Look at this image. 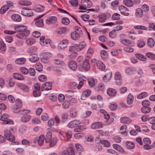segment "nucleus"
<instances>
[{
  "label": "nucleus",
  "instance_id": "nucleus-1",
  "mask_svg": "<svg viewBox=\"0 0 155 155\" xmlns=\"http://www.w3.org/2000/svg\"><path fill=\"white\" fill-rule=\"evenodd\" d=\"M22 102L21 100L17 99L16 100L15 104L12 107L13 111L15 113L20 112V108L22 106Z\"/></svg>",
  "mask_w": 155,
  "mask_h": 155
},
{
  "label": "nucleus",
  "instance_id": "nucleus-2",
  "mask_svg": "<svg viewBox=\"0 0 155 155\" xmlns=\"http://www.w3.org/2000/svg\"><path fill=\"white\" fill-rule=\"evenodd\" d=\"M1 120L3 121V124H12L14 122L13 120L9 119V116L7 114H4L2 116Z\"/></svg>",
  "mask_w": 155,
  "mask_h": 155
},
{
  "label": "nucleus",
  "instance_id": "nucleus-3",
  "mask_svg": "<svg viewBox=\"0 0 155 155\" xmlns=\"http://www.w3.org/2000/svg\"><path fill=\"white\" fill-rule=\"evenodd\" d=\"M5 137L8 141H14L15 140V137L11 133L9 130H6L5 131Z\"/></svg>",
  "mask_w": 155,
  "mask_h": 155
},
{
  "label": "nucleus",
  "instance_id": "nucleus-4",
  "mask_svg": "<svg viewBox=\"0 0 155 155\" xmlns=\"http://www.w3.org/2000/svg\"><path fill=\"white\" fill-rule=\"evenodd\" d=\"M52 83L50 82H46L43 84L41 87V91H48L51 89Z\"/></svg>",
  "mask_w": 155,
  "mask_h": 155
},
{
  "label": "nucleus",
  "instance_id": "nucleus-5",
  "mask_svg": "<svg viewBox=\"0 0 155 155\" xmlns=\"http://www.w3.org/2000/svg\"><path fill=\"white\" fill-rule=\"evenodd\" d=\"M21 14L25 16L31 17L33 15L31 9L27 8H23L21 11Z\"/></svg>",
  "mask_w": 155,
  "mask_h": 155
},
{
  "label": "nucleus",
  "instance_id": "nucleus-6",
  "mask_svg": "<svg viewBox=\"0 0 155 155\" xmlns=\"http://www.w3.org/2000/svg\"><path fill=\"white\" fill-rule=\"evenodd\" d=\"M35 90L34 91L33 93L35 97H38L41 95V92L40 91V85L36 83L34 85Z\"/></svg>",
  "mask_w": 155,
  "mask_h": 155
},
{
  "label": "nucleus",
  "instance_id": "nucleus-7",
  "mask_svg": "<svg viewBox=\"0 0 155 155\" xmlns=\"http://www.w3.org/2000/svg\"><path fill=\"white\" fill-rule=\"evenodd\" d=\"M82 34V31H79V32H78L77 31H74L71 33V37L73 40H77L80 38Z\"/></svg>",
  "mask_w": 155,
  "mask_h": 155
},
{
  "label": "nucleus",
  "instance_id": "nucleus-8",
  "mask_svg": "<svg viewBox=\"0 0 155 155\" xmlns=\"http://www.w3.org/2000/svg\"><path fill=\"white\" fill-rule=\"evenodd\" d=\"M30 32L29 30H26L21 33H19L16 35V36L18 38L25 39L29 35Z\"/></svg>",
  "mask_w": 155,
  "mask_h": 155
},
{
  "label": "nucleus",
  "instance_id": "nucleus-9",
  "mask_svg": "<svg viewBox=\"0 0 155 155\" xmlns=\"http://www.w3.org/2000/svg\"><path fill=\"white\" fill-rule=\"evenodd\" d=\"M119 9L121 14L125 16L129 15V11L127 8L124 5H120L119 6Z\"/></svg>",
  "mask_w": 155,
  "mask_h": 155
},
{
  "label": "nucleus",
  "instance_id": "nucleus-10",
  "mask_svg": "<svg viewBox=\"0 0 155 155\" xmlns=\"http://www.w3.org/2000/svg\"><path fill=\"white\" fill-rule=\"evenodd\" d=\"M68 66L71 70L73 71H75L77 68V64L74 61H71L68 63Z\"/></svg>",
  "mask_w": 155,
  "mask_h": 155
},
{
  "label": "nucleus",
  "instance_id": "nucleus-11",
  "mask_svg": "<svg viewBox=\"0 0 155 155\" xmlns=\"http://www.w3.org/2000/svg\"><path fill=\"white\" fill-rule=\"evenodd\" d=\"M68 43V40L65 39L61 41L58 45V47L61 49H64L66 48Z\"/></svg>",
  "mask_w": 155,
  "mask_h": 155
},
{
  "label": "nucleus",
  "instance_id": "nucleus-12",
  "mask_svg": "<svg viewBox=\"0 0 155 155\" xmlns=\"http://www.w3.org/2000/svg\"><path fill=\"white\" fill-rule=\"evenodd\" d=\"M106 74L103 78L104 80H109L111 78L112 72L109 69H107L105 71Z\"/></svg>",
  "mask_w": 155,
  "mask_h": 155
},
{
  "label": "nucleus",
  "instance_id": "nucleus-13",
  "mask_svg": "<svg viewBox=\"0 0 155 155\" xmlns=\"http://www.w3.org/2000/svg\"><path fill=\"white\" fill-rule=\"evenodd\" d=\"M80 123V122L79 120H75L70 121L68 124V126L69 128H73Z\"/></svg>",
  "mask_w": 155,
  "mask_h": 155
},
{
  "label": "nucleus",
  "instance_id": "nucleus-14",
  "mask_svg": "<svg viewBox=\"0 0 155 155\" xmlns=\"http://www.w3.org/2000/svg\"><path fill=\"white\" fill-rule=\"evenodd\" d=\"M84 84L83 82L82 81H80L79 84H77L75 82H72L70 83L71 87L75 89L77 87L78 89H80L82 86Z\"/></svg>",
  "mask_w": 155,
  "mask_h": 155
},
{
  "label": "nucleus",
  "instance_id": "nucleus-15",
  "mask_svg": "<svg viewBox=\"0 0 155 155\" xmlns=\"http://www.w3.org/2000/svg\"><path fill=\"white\" fill-rule=\"evenodd\" d=\"M43 15H41L39 16V17L36 18L37 21L35 22V24L36 26L39 27H42L43 25V20L42 19H39V18H41L43 16Z\"/></svg>",
  "mask_w": 155,
  "mask_h": 155
},
{
  "label": "nucleus",
  "instance_id": "nucleus-16",
  "mask_svg": "<svg viewBox=\"0 0 155 155\" xmlns=\"http://www.w3.org/2000/svg\"><path fill=\"white\" fill-rule=\"evenodd\" d=\"M57 21V18L55 16H51L47 18L46 20V23L47 24L49 25L52 23H55Z\"/></svg>",
  "mask_w": 155,
  "mask_h": 155
},
{
  "label": "nucleus",
  "instance_id": "nucleus-17",
  "mask_svg": "<svg viewBox=\"0 0 155 155\" xmlns=\"http://www.w3.org/2000/svg\"><path fill=\"white\" fill-rule=\"evenodd\" d=\"M115 79L117 81H120L117 82V84L120 85L122 84V77L120 74L119 72H116L115 75Z\"/></svg>",
  "mask_w": 155,
  "mask_h": 155
},
{
  "label": "nucleus",
  "instance_id": "nucleus-18",
  "mask_svg": "<svg viewBox=\"0 0 155 155\" xmlns=\"http://www.w3.org/2000/svg\"><path fill=\"white\" fill-rule=\"evenodd\" d=\"M39 59L38 55L36 54H31L29 56V60L32 62H35Z\"/></svg>",
  "mask_w": 155,
  "mask_h": 155
},
{
  "label": "nucleus",
  "instance_id": "nucleus-19",
  "mask_svg": "<svg viewBox=\"0 0 155 155\" xmlns=\"http://www.w3.org/2000/svg\"><path fill=\"white\" fill-rule=\"evenodd\" d=\"M103 126V125L102 123L99 122H97L91 125V127L92 129H96L102 128Z\"/></svg>",
  "mask_w": 155,
  "mask_h": 155
},
{
  "label": "nucleus",
  "instance_id": "nucleus-20",
  "mask_svg": "<svg viewBox=\"0 0 155 155\" xmlns=\"http://www.w3.org/2000/svg\"><path fill=\"white\" fill-rule=\"evenodd\" d=\"M82 67L83 68L85 71H88L90 68V66L88 61L86 59L82 64Z\"/></svg>",
  "mask_w": 155,
  "mask_h": 155
},
{
  "label": "nucleus",
  "instance_id": "nucleus-21",
  "mask_svg": "<svg viewBox=\"0 0 155 155\" xmlns=\"http://www.w3.org/2000/svg\"><path fill=\"white\" fill-rule=\"evenodd\" d=\"M91 91L90 90H87L84 91L81 95V99L84 100L85 98L89 96L91 93Z\"/></svg>",
  "mask_w": 155,
  "mask_h": 155
},
{
  "label": "nucleus",
  "instance_id": "nucleus-22",
  "mask_svg": "<svg viewBox=\"0 0 155 155\" xmlns=\"http://www.w3.org/2000/svg\"><path fill=\"white\" fill-rule=\"evenodd\" d=\"M96 65L97 68L100 70L104 71L105 68V65L101 61H97L96 62Z\"/></svg>",
  "mask_w": 155,
  "mask_h": 155
},
{
  "label": "nucleus",
  "instance_id": "nucleus-23",
  "mask_svg": "<svg viewBox=\"0 0 155 155\" xmlns=\"http://www.w3.org/2000/svg\"><path fill=\"white\" fill-rule=\"evenodd\" d=\"M107 93L109 96L114 97L116 95L117 91L115 89L109 88L107 90Z\"/></svg>",
  "mask_w": 155,
  "mask_h": 155
},
{
  "label": "nucleus",
  "instance_id": "nucleus-24",
  "mask_svg": "<svg viewBox=\"0 0 155 155\" xmlns=\"http://www.w3.org/2000/svg\"><path fill=\"white\" fill-rule=\"evenodd\" d=\"M66 31V28L65 27H61L58 28L55 31L59 35L65 34Z\"/></svg>",
  "mask_w": 155,
  "mask_h": 155
},
{
  "label": "nucleus",
  "instance_id": "nucleus-25",
  "mask_svg": "<svg viewBox=\"0 0 155 155\" xmlns=\"http://www.w3.org/2000/svg\"><path fill=\"white\" fill-rule=\"evenodd\" d=\"M11 18L14 21L17 22L20 21L21 19V16L18 14L12 15L11 16Z\"/></svg>",
  "mask_w": 155,
  "mask_h": 155
},
{
  "label": "nucleus",
  "instance_id": "nucleus-26",
  "mask_svg": "<svg viewBox=\"0 0 155 155\" xmlns=\"http://www.w3.org/2000/svg\"><path fill=\"white\" fill-rule=\"evenodd\" d=\"M26 61V59L25 58H21L16 59L15 61V63L19 65H22L24 64Z\"/></svg>",
  "mask_w": 155,
  "mask_h": 155
},
{
  "label": "nucleus",
  "instance_id": "nucleus-27",
  "mask_svg": "<svg viewBox=\"0 0 155 155\" xmlns=\"http://www.w3.org/2000/svg\"><path fill=\"white\" fill-rule=\"evenodd\" d=\"M155 41L152 38H149L147 40V45L150 48L153 47L155 45Z\"/></svg>",
  "mask_w": 155,
  "mask_h": 155
},
{
  "label": "nucleus",
  "instance_id": "nucleus-28",
  "mask_svg": "<svg viewBox=\"0 0 155 155\" xmlns=\"http://www.w3.org/2000/svg\"><path fill=\"white\" fill-rule=\"evenodd\" d=\"M99 21L101 22H104L107 19V15L104 13L98 16Z\"/></svg>",
  "mask_w": 155,
  "mask_h": 155
},
{
  "label": "nucleus",
  "instance_id": "nucleus-29",
  "mask_svg": "<svg viewBox=\"0 0 155 155\" xmlns=\"http://www.w3.org/2000/svg\"><path fill=\"white\" fill-rule=\"evenodd\" d=\"M27 27L26 26L24 25L18 26L14 27V29L18 31H24L27 29Z\"/></svg>",
  "mask_w": 155,
  "mask_h": 155
},
{
  "label": "nucleus",
  "instance_id": "nucleus-30",
  "mask_svg": "<svg viewBox=\"0 0 155 155\" xmlns=\"http://www.w3.org/2000/svg\"><path fill=\"white\" fill-rule=\"evenodd\" d=\"M81 2L83 3L85 7L87 8H90L92 5L91 1L89 0H82Z\"/></svg>",
  "mask_w": 155,
  "mask_h": 155
},
{
  "label": "nucleus",
  "instance_id": "nucleus-31",
  "mask_svg": "<svg viewBox=\"0 0 155 155\" xmlns=\"http://www.w3.org/2000/svg\"><path fill=\"white\" fill-rule=\"evenodd\" d=\"M113 148L121 153H124V149L119 145L114 144L113 145Z\"/></svg>",
  "mask_w": 155,
  "mask_h": 155
},
{
  "label": "nucleus",
  "instance_id": "nucleus-32",
  "mask_svg": "<svg viewBox=\"0 0 155 155\" xmlns=\"http://www.w3.org/2000/svg\"><path fill=\"white\" fill-rule=\"evenodd\" d=\"M70 113L71 117L74 118L77 116V112L75 108H72L70 110Z\"/></svg>",
  "mask_w": 155,
  "mask_h": 155
},
{
  "label": "nucleus",
  "instance_id": "nucleus-33",
  "mask_svg": "<svg viewBox=\"0 0 155 155\" xmlns=\"http://www.w3.org/2000/svg\"><path fill=\"white\" fill-rule=\"evenodd\" d=\"M19 86L24 92H28L29 91V87L25 84H21L19 85Z\"/></svg>",
  "mask_w": 155,
  "mask_h": 155
},
{
  "label": "nucleus",
  "instance_id": "nucleus-34",
  "mask_svg": "<svg viewBox=\"0 0 155 155\" xmlns=\"http://www.w3.org/2000/svg\"><path fill=\"white\" fill-rule=\"evenodd\" d=\"M75 147L76 150V152L79 153V154L83 151V150L81 144L79 143L76 144Z\"/></svg>",
  "mask_w": 155,
  "mask_h": 155
},
{
  "label": "nucleus",
  "instance_id": "nucleus-35",
  "mask_svg": "<svg viewBox=\"0 0 155 155\" xmlns=\"http://www.w3.org/2000/svg\"><path fill=\"white\" fill-rule=\"evenodd\" d=\"M85 126L84 125H80L74 129V131L75 132H79L83 131L85 129Z\"/></svg>",
  "mask_w": 155,
  "mask_h": 155
},
{
  "label": "nucleus",
  "instance_id": "nucleus-36",
  "mask_svg": "<svg viewBox=\"0 0 155 155\" xmlns=\"http://www.w3.org/2000/svg\"><path fill=\"white\" fill-rule=\"evenodd\" d=\"M75 45L78 49H79L80 50H81L83 49L86 46V43L85 42H81L80 43L79 45L77 44H75Z\"/></svg>",
  "mask_w": 155,
  "mask_h": 155
},
{
  "label": "nucleus",
  "instance_id": "nucleus-37",
  "mask_svg": "<svg viewBox=\"0 0 155 155\" xmlns=\"http://www.w3.org/2000/svg\"><path fill=\"white\" fill-rule=\"evenodd\" d=\"M31 117L30 115H25L21 118V120L23 122H26L29 121Z\"/></svg>",
  "mask_w": 155,
  "mask_h": 155
},
{
  "label": "nucleus",
  "instance_id": "nucleus-38",
  "mask_svg": "<svg viewBox=\"0 0 155 155\" xmlns=\"http://www.w3.org/2000/svg\"><path fill=\"white\" fill-rule=\"evenodd\" d=\"M151 110V108L149 107H143L141 109V112L144 113H149Z\"/></svg>",
  "mask_w": 155,
  "mask_h": 155
},
{
  "label": "nucleus",
  "instance_id": "nucleus-39",
  "mask_svg": "<svg viewBox=\"0 0 155 155\" xmlns=\"http://www.w3.org/2000/svg\"><path fill=\"white\" fill-rule=\"evenodd\" d=\"M13 77L15 79L20 80H23L24 78V76L17 73L13 74Z\"/></svg>",
  "mask_w": 155,
  "mask_h": 155
},
{
  "label": "nucleus",
  "instance_id": "nucleus-40",
  "mask_svg": "<svg viewBox=\"0 0 155 155\" xmlns=\"http://www.w3.org/2000/svg\"><path fill=\"white\" fill-rule=\"evenodd\" d=\"M52 139V134L51 132H48L46 134L45 137V142L46 143L49 142Z\"/></svg>",
  "mask_w": 155,
  "mask_h": 155
},
{
  "label": "nucleus",
  "instance_id": "nucleus-41",
  "mask_svg": "<svg viewBox=\"0 0 155 155\" xmlns=\"http://www.w3.org/2000/svg\"><path fill=\"white\" fill-rule=\"evenodd\" d=\"M124 4L128 7H131L133 6V3L130 0H124L123 1Z\"/></svg>",
  "mask_w": 155,
  "mask_h": 155
},
{
  "label": "nucleus",
  "instance_id": "nucleus-42",
  "mask_svg": "<svg viewBox=\"0 0 155 155\" xmlns=\"http://www.w3.org/2000/svg\"><path fill=\"white\" fill-rule=\"evenodd\" d=\"M126 144L127 147L129 149H132L135 147V144L133 142L130 141H127Z\"/></svg>",
  "mask_w": 155,
  "mask_h": 155
},
{
  "label": "nucleus",
  "instance_id": "nucleus-43",
  "mask_svg": "<svg viewBox=\"0 0 155 155\" xmlns=\"http://www.w3.org/2000/svg\"><path fill=\"white\" fill-rule=\"evenodd\" d=\"M121 123H129L131 121L130 119L128 117H123L120 118Z\"/></svg>",
  "mask_w": 155,
  "mask_h": 155
},
{
  "label": "nucleus",
  "instance_id": "nucleus-44",
  "mask_svg": "<svg viewBox=\"0 0 155 155\" xmlns=\"http://www.w3.org/2000/svg\"><path fill=\"white\" fill-rule=\"evenodd\" d=\"M57 141V139L56 137H54L51 139L49 142V146L50 147H52L55 145Z\"/></svg>",
  "mask_w": 155,
  "mask_h": 155
},
{
  "label": "nucleus",
  "instance_id": "nucleus-45",
  "mask_svg": "<svg viewBox=\"0 0 155 155\" xmlns=\"http://www.w3.org/2000/svg\"><path fill=\"white\" fill-rule=\"evenodd\" d=\"M66 150L68 151V155H75V153L71 145H69V148Z\"/></svg>",
  "mask_w": 155,
  "mask_h": 155
},
{
  "label": "nucleus",
  "instance_id": "nucleus-46",
  "mask_svg": "<svg viewBox=\"0 0 155 155\" xmlns=\"http://www.w3.org/2000/svg\"><path fill=\"white\" fill-rule=\"evenodd\" d=\"M134 101V97L131 94L128 96L127 103L128 104H131Z\"/></svg>",
  "mask_w": 155,
  "mask_h": 155
},
{
  "label": "nucleus",
  "instance_id": "nucleus-47",
  "mask_svg": "<svg viewBox=\"0 0 155 155\" xmlns=\"http://www.w3.org/2000/svg\"><path fill=\"white\" fill-rule=\"evenodd\" d=\"M145 43L144 41L140 39L137 41V46L139 48H142L144 47Z\"/></svg>",
  "mask_w": 155,
  "mask_h": 155
},
{
  "label": "nucleus",
  "instance_id": "nucleus-48",
  "mask_svg": "<svg viewBox=\"0 0 155 155\" xmlns=\"http://www.w3.org/2000/svg\"><path fill=\"white\" fill-rule=\"evenodd\" d=\"M91 113V112L90 111H86L81 113V116L83 118H85L89 116Z\"/></svg>",
  "mask_w": 155,
  "mask_h": 155
},
{
  "label": "nucleus",
  "instance_id": "nucleus-49",
  "mask_svg": "<svg viewBox=\"0 0 155 155\" xmlns=\"http://www.w3.org/2000/svg\"><path fill=\"white\" fill-rule=\"evenodd\" d=\"M136 57L140 60L145 61L146 60V58L144 55L140 54H136Z\"/></svg>",
  "mask_w": 155,
  "mask_h": 155
},
{
  "label": "nucleus",
  "instance_id": "nucleus-50",
  "mask_svg": "<svg viewBox=\"0 0 155 155\" xmlns=\"http://www.w3.org/2000/svg\"><path fill=\"white\" fill-rule=\"evenodd\" d=\"M120 42L122 44L125 45H128L132 44L129 40L124 39H121Z\"/></svg>",
  "mask_w": 155,
  "mask_h": 155
},
{
  "label": "nucleus",
  "instance_id": "nucleus-51",
  "mask_svg": "<svg viewBox=\"0 0 155 155\" xmlns=\"http://www.w3.org/2000/svg\"><path fill=\"white\" fill-rule=\"evenodd\" d=\"M54 64L58 66H60L61 65L64 66V63L61 60L56 59L54 60Z\"/></svg>",
  "mask_w": 155,
  "mask_h": 155
},
{
  "label": "nucleus",
  "instance_id": "nucleus-52",
  "mask_svg": "<svg viewBox=\"0 0 155 155\" xmlns=\"http://www.w3.org/2000/svg\"><path fill=\"white\" fill-rule=\"evenodd\" d=\"M44 136L43 135H41L38 139V143L40 145H41L43 143L44 140Z\"/></svg>",
  "mask_w": 155,
  "mask_h": 155
},
{
  "label": "nucleus",
  "instance_id": "nucleus-53",
  "mask_svg": "<svg viewBox=\"0 0 155 155\" xmlns=\"http://www.w3.org/2000/svg\"><path fill=\"white\" fill-rule=\"evenodd\" d=\"M148 95L147 92H143L137 96V98L138 99H141L143 98L147 97Z\"/></svg>",
  "mask_w": 155,
  "mask_h": 155
},
{
  "label": "nucleus",
  "instance_id": "nucleus-54",
  "mask_svg": "<svg viewBox=\"0 0 155 155\" xmlns=\"http://www.w3.org/2000/svg\"><path fill=\"white\" fill-rule=\"evenodd\" d=\"M35 68L38 71L41 72L42 71L43 67L41 64L38 63L36 64Z\"/></svg>",
  "mask_w": 155,
  "mask_h": 155
},
{
  "label": "nucleus",
  "instance_id": "nucleus-55",
  "mask_svg": "<svg viewBox=\"0 0 155 155\" xmlns=\"http://www.w3.org/2000/svg\"><path fill=\"white\" fill-rule=\"evenodd\" d=\"M150 104V102L148 100H144L142 102V105L143 107H149Z\"/></svg>",
  "mask_w": 155,
  "mask_h": 155
},
{
  "label": "nucleus",
  "instance_id": "nucleus-56",
  "mask_svg": "<svg viewBox=\"0 0 155 155\" xmlns=\"http://www.w3.org/2000/svg\"><path fill=\"white\" fill-rule=\"evenodd\" d=\"M49 58L48 56L45 55L41 58V61L44 63H47L49 61Z\"/></svg>",
  "mask_w": 155,
  "mask_h": 155
},
{
  "label": "nucleus",
  "instance_id": "nucleus-57",
  "mask_svg": "<svg viewBox=\"0 0 155 155\" xmlns=\"http://www.w3.org/2000/svg\"><path fill=\"white\" fill-rule=\"evenodd\" d=\"M143 15V12L141 8H139L136 9V16L141 17Z\"/></svg>",
  "mask_w": 155,
  "mask_h": 155
},
{
  "label": "nucleus",
  "instance_id": "nucleus-58",
  "mask_svg": "<svg viewBox=\"0 0 155 155\" xmlns=\"http://www.w3.org/2000/svg\"><path fill=\"white\" fill-rule=\"evenodd\" d=\"M101 57L103 59L106 58L107 57V51L104 50H101Z\"/></svg>",
  "mask_w": 155,
  "mask_h": 155
},
{
  "label": "nucleus",
  "instance_id": "nucleus-59",
  "mask_svg": "<svg viewBox=\"0 0 155 155\" xmlns=\"http://www.w3.org/2000/svg\"><path fill=\"white\" fill-rule=\"evenodd\" d=\"M146 56L148 58L153 60L155 59V54L151 52H148L146 54Z\"/></svg>",
  "mask_w": 155,
  "mask_h": 155
},
{
  "label": "nucleus",
  "instance_id": "nucleus-60",
  "mask_svg": "<svg viewBox=\"0 0 155 155\" xmlns=\"http://www.w3.org/2000/svg\"><path fill=\"white\" fill-rule=\"evenodd\" d=\"M9 8L8 6L5 5L3 6L2 7L0 10V13L1 14H3L7 11Z\"/></svg>",
  "mask_w": 155,
  "mask_h": 155
},
{
  "label": "nucleus",
  "instance_id": "nucleus-61",
  "mask_svg": "<svg viewBox=\"0 0 155 155\" xmlns=\"http://www.w3.org/2000/svg\"><path fill=\"white\" fill-rule=\"evenodd\" d=\"M35 42V40L33 39L29 38L26 40V44L29 45H31L33 44Z\"/></svg>",
  "mask_w": 155,
  "mask_h": 155
},
{
  "label": "nucleus",
  "instance_id": "nucleus-62",
  "mask_svg": "<svg viewBox=\"0 0 155 155\" xmlns=\"http://www.w3.org/2000/svg\"><path fill=\"white\" fill-rule=\"evenodd\" d=\"M74 94V92L71 90H68L66 91L65 95L68 97H72Z\"/></svg>",
  "mask_w": 155,
  "mask_h": 155
},
{
  "label": "nucleus",
  "instance_id": "nucleus-63",
  "mask_svg": "<svg viewBox=\"0 0 155 155\" xmlns=\"http://www.w3.org/2000/svg\"><path fill=\"white\" fill-rule=\"evenodd\" d=\"M143 142L144 145L150 144L151 143L150 140L148 137L144 138L143 140Z\"/></svg>",
  "mask_w": 155,
  "mask_h": 155
},
{
  "label": "nucleus",
  "instance_id": "nucleus-64",
  "mask_svg": "<svg viewBox=\"0 0 155 155\" xmlns=\"http://www.w3.org/2000/svg\"><path fill=\"white\" fill-rule=\"evenodd\" d=\"M61 22L63 24L67 25L69 23L70 21L68 18H63L62 19Z\"/></svg>",
  "mask_w": 155,
  "mask_h": 155
}]
</instances>
